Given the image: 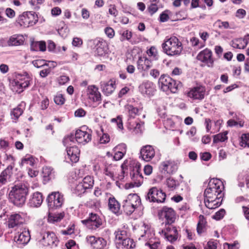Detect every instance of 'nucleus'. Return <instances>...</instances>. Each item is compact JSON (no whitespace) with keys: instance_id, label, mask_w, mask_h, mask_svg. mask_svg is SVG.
I'll return each mask as SVG.
<instances>
[{"instance_id":"obj_52","label":"nucleus","mask_w":249,"mask_h":249,"mask_svg":"<svg viewBox=\"0 0 249 249\" xmlns=\"http://www.w3.org/2000/svg\"><path fill=\"white\" fill-rule=\"evenodd\" d=\"M242 146L249 147V133L243 134L241 137Z\"/></svg>"},{"instance_id":"obj_2","label":"nucleus","mask_w":249,"mask_h":249,"mask_svg":"<svg viewBox=\"0 0 249 249\" xmlns=\"http://www.w3.org/2000/svg\"><path fill=\"white\" fill-rule=\"evenodd\" d=\"M29 188L27 184L19 183L11 188L8 195L10 202L18 207H22L24 205Z\"/></svg>"},{"instance_id":"obj_9","label":"nucleus","mask_w":249,"mask_h":249,"mask_svg":"<svg viewBox=\"0 0 249 249\" xmlns=\"http://www.w3.org/2000/svg\"><path fill=\"white\" fill-rule=\"evenodd\" d=\"M145 198L150 202L162 203L165 200L166 194L161 190L153 187L149 190Z\"/></svg>"},{"instance_id":"obj_22","label":"nucleus","mask_w":249,"mask_h":249,"mask_svg":"<svg viewBox=\"0 0 249 249\" xmlns=\"http://www.w3.org/2000/svg\"><path fill=\"white\" fill-rule=\"evenodd\" d=\"M152 66V62L145 56H140L137 62V67L140 71H146Z\"/></svg>"},{"instance_id":"obj_23","label":"nucleus","mask_w":249,"mask_h":249,"mask_svg":"<svg viewBox=\"0 0 249 249\" xmlns=\"http://www.w3.org/2000/svg\"><path fill=\"white\" fill-rule=\"evenodd\" d=\"M139 90L143 94L152 95L155 91V87L153 83L146 81L142 83L139 86Z\"/></svg>"},{"instance_id":"obj_45","label":"nucleus","mask_w":249,"mask_h":249,"mask_svg":"<svg viewBox=\"0 0 249 249\" xmlns=\"http://www.w3.org/2000/svg\"><path fill=\"white\" fill-rule=\"evenodd\" d=\"M166 184L169 189L174 190L178 186L179 183L178 180H176L172 178H169L166 179Z\"/></svg>"},{"instance_id":"obj_12","label":"nucleus","mask_w":249,"mask_h":249,"mask_svg":"<svg viewBox=\"0 0 249 249\" xmlns=\"http://www.w3.org/2000/svg\"><path fill=\"white\" fill-rule=\"evenodd\" d=\"M161 233L171 243L176 242L179 237L177 228L171 224L167 225L165 229L161 231Z\"/></svg>"},{"instance_id":"obj_44","label":"nucleus","mask_w":249,"mask_h":249,"mask_svg":"<svg viewBox=\"0 0 249 249\" xmlns=\"http://www.w3.org/2000/svg\"><path fill=\"white\" fill-rule=\"evenodd\" d=\"M86 189L92 187L94 184V180L90 176L85 177L81 182Z\"/></svg>"},{"instance_id":"obj_19","label":"nucleus","mask_w":249,"mask_h":249,"mask_svg":"<svg viewBox=\"0 0 249 249\" xmlns=\"http://www.w3.org/2000/svg\"><path fill=\"white\" fill-rule=\"evenodd\" d=\"M160 168L164 173L171 174L177 170L178 165L174 161L167 160L160 163Z\"/></svg>"},{"instance_id":"obj_7","label":"nucleus","mask_w":249,"mask_h":249,"mask_svg":"<svg viewBox=\"0 0 249 249\" xmlns=\"http://www.w3.org/2000/svg\"><path fill=\"white\" fill-rule=\"evenodd\" d=\"M141 165L139 163H134L132 166H131L130 176L132 182L126 184V188H130L134 187L140 186L143 182V177L140 173Z\"/></svg>"},{"instance_id":"obj_21","label":"nucleus","mask_w":249,"mask_h":249,"mask_svg":"<svg viewBox=\"0 0 249 249\" xmlns=\"http://www.w3.org/2000/svg\"><path fill=\"white\" fill-rule=\"evenodd\" d=\"M20 231L16 233L15 240L19 245L27 244L30 240V235L28 230L20 229Z\"/></svg>"},{"instance_id":"obj_13","label":"nucleus","mask_w":249,"mask_h":249,"mask_svg":"<svg viewBox=\"0 0 249 249\" xmlns=\"http://www.w3.org/2000/svg\"><path fill=\"white\" fill-rule=\"evenodd\" d=\"M38 20L37 15L35 12H27L20 17V24L24 27H28L36 24Z\"/></svg>"},{"instance_id":"obj_64","label":"nucleus","mask_w":249,"mask_h":249,"mask_svg":"<svg viewBox=\"0 0 249 249\" xmlns=\"http://www.w3.org/2000/svg\"><path fill=\"white\" fill-rule=\"evenodd\" d=\"M217 245V241L216 240L215 241H209L206 247H205L204 249H216Z\"/></svg>"},{"instance_id":"obj_39","label":"nucleus","mask_w":249,"mask_h":249,"mask_svg":"<svg viewBox=\"0 0 249 249\" xmlns=\"http://www.w3.org/2000/svg\"><path fill=\"white\" fill-rule=\"evenodd\" d=\"M63 213H49L48 215V221L50 223H54L60 221L64 217Z\"/></svg>"},{"instance_id":"obj_10","label":"nucleus","mask_w":249,"mask_h":249,"mask_svg":"<svg viewBox=\"0 0 249 249\" xmlns=\"http://www.w3.org/2000/svg\"><path fill=\"white\" fill-rule=\"evenodd\" d=\"M48 205L50 209H56L62 206L64 201L63 195L59 192H53L47 198Z\"/></svg>"},{"instance_id":"obj_31","label":"nucleus","mask_w":249,"mask_h":249,"mask_svg":"<svg viewBox=\"0 0 249 249\" xmlns=\"http://www.w3.org/2000/svg\"><path fill=\"white\" fill-rule=\"evenodd\" d=\"M25 103L20 104L18 106L14 108L11 112V117L13 119L17 120L22 114L24 108Z\"/></svg>"},{"instance_id":"obj_38","label":"nucleus","mask_w":249,"mask_h":249,"mask_svg":"<svg viewBox=\"0 0 249 249\" xmlns=\"http://www.w3.org/2000/svg\"><path fill=\"white\" fill-rule=\"evenodd\" d=\"M117 244L118 245H122L123 248L126 249H133L135 247V243L133 240L128 237L122 241V242H117Z\"/></svg>"},{"instance_id":"obj_61","label":"nucleus","mask_w":249,"mask_h":249,"mask_svg":"<svg viewBox=\"0 0 249 249\" xmlns=\"http://www.w3.org/2000/svg\"><path fill=\"white\" fill-rule=\"evenodd\" d=\"M224 249H238L239 244L237 242H234L233 244L225 243L224 244Z\"/></svg>"},{"instance_id":"obj_8","label":"nucleus","mask_w":249,"mask_h":249,"mask_svg":"<svg viewBox=\"0 0 249 249\" xmlns=\"http://www.w3.org/2000/svg\"><path fill=\"white\" fill-rule=\"evenodd\" d=\"M40 243L43 246H50L51 248L57 246L58 240L54 232L42 231L39 237Z\"/></svg>"},{"instance_id":"obj_3","label":"nucleus","mask_w":249,"mask_h":249,"mask_svg":"<svg viewBox=\"0 0 249 249\" xmlns=\"http://www.w3.org/2000/svg\"><path fill=\"white\" fill-rule=\"evenodd\" d=\"M161 47L163 53L169 56L179 55L183 50L181 42L175 36L166 37Z\"/></svg>"},{"instance_id":"obj_35","label":"nucleus","mask_w":249,"mask_h":249,"mask_svg":"<svg viewBox=\"0 0 249 249\" xmlns=\"http://www.w3.org/2000/svg\"><path fill=\"white\" fill-rule=\"evenodd\" d=\"M46 49V43L44 41L33 42L31 45V50L33 51H45Z\"/></svg>"},{"instance_id":"obj_32","label":"nucleus","mask_w":249,"mask_h":249,"mask_svg":"<svg viewBox=\"0 0 249 249\" xmlns=\"http://www.w3.org/2000/svg\"><path fill=\"white\" fill-rule=\"evenodd\" d=\"M125 200L130 202L135 209L140 205L141 202L140 197L136 194L128 195Z\"/></svg>"},{"instance_id":"obj_49","label":"nucleus","mask_w":249,"mask_h":249,"mask_svg":"<svg viewBox=\"0 0 249 249\" xmlns=\"http://www.w3.org/2000/svg\"><path fill=\"white\" fill-rule=\"evenodd\" d=\"M181 86V83L179 82H177L173 80V82H170L169 86L167 88V90L169 89L172 92L176 93L178 88Z\"/></svg>"},{"instance_id":"obj_40","label":"nucleus","mask_w":249,"mask_h":249,"mask_svg":"<svg viewBox=\"0 0 249 249\" xmlns=\"http://www.w3.org/2000/svg\"><path fill=\"white\" fill-rule=\"evenodd\" d=\"M231 45L233 48L239 49H244L247 46L242 38H234L231 41Z\"/></svg>"},{"instance_id":"obj_33","label":"nucleus","mask_w":249,"mask_h":249,"mask_svg":"<svg viewBox=\"0 0 249 249\" xmlns=\"http://www.w3.org/2000/svg\"><path fill=\"white\" fill-rule=\"evenodd\" d=\"M35 162V160L33 156L27 154L22 158L19 165L21 167L27 166L28 165L33 166Z\"/></svg>"},{"instance_id":"obj_24","label":"nucleus","mask_w":249,"mask_h":249,"mask_svg":"<svg viewBox=\"0 0 249 249\" xmlns=\"http://www.w3.org/2000/svg\"><path fill=\"white\" fill-rule=\"evenodd\" d=\"M101 89L103 92L107 96L112 94L115 89V81L110 80L108 81L101 83Z\"/></svg>"},{"instance_id":"obj_53","label":"nucleus","mask_w":249,"mask_h":249,"mask_svg":"<svg viewBox=\"0 0 249 249\" xmlns=\"http://www.w3.org/2000/svg\"><path fill=\"white\" fill-rule=\"evenodd\" d=\"M45 0H30V4L33 6V9L37 10L39 9V6L43 4Z\"/></svg>"},{"instance_id":"obj_20","label":"nucleus","mask_w":249,"mask_h":249,"mask_svg":"<svg viewBox=\"0 0 249 249\" xmlns=\"http://www.w3.org/2000/svg\"><path fill=\"white\" fill-rule=\"evenodd\" d=\"M141 157L145 161H150L155 155L154 147L150 145L143 146L141 149Z\"/></svg>"},{"instance_id":"obj_56","label":"nucleus","mask_w":249,"mask_h":249,"mask_svg":"<svg viewBox=\"0 0 249 249\" xmlns=\"http://www.w3.org/2000/svg\"><path fill=\"white\" fill-rule=\"evenodd\" d=\"M215 24L220 29H227L230 28L229 23L228 21H222L221 20L218 19L215 22Z\"/></svg>"},{"instance_id":"obj_4","label":"nucleus","mask_w":249,"mask_h":249,"mask_svg":"<svg viewBox=\"0 0 249 249\" xmlns=\"http://www.w3.org/2000/svg\"><path fill=\"white\" fill-rule=\"evenodd\" d=\"M139 227L141 237H144L145 240H149V241L145 243V245L148 246L150 249H161L160 244L159 241H152L154 233L151 225L148 223L142 222Z\"/></svg>"},{"instance_id":"obj_6","label":"nucleus","mask_w":249,"mask_h":249,"mask_svg":"<svg viewBox=\"0 0 249 249\" xmlns=\"http://www.w3.org/2000/svg\"><path fill=\"white\" fill-rule=\"evenodd\" d=\"M81 223L89 230L96 231L103 228L105 222L98 214L90 213L87 219L81 220Z\"/></svg>"},{"instance_id":"obj_57","label":"nucleus","mask_w":249,"mask_h":249,"mask_svg":"<svg viewBox=\"0 0 249 249\" xmlns=\"http://www.w3.org/2000/svg\"><path fill=\"white\" fill-rule=\"evenodd\" d=\"M147 53L149 56H153L155 59L158 58L157 49L155 47H151L147 51Z\"/></svg>"},{"instance_id":"obj_47","label":"nucleus","mask_w":249,"mask_h":249,"mask_svg":"<svg viewBox=\"0 0 249 249\" xmlns=\"http://www.w3.org/2000/svg\"><path fill=\"white\" fill-rule=\"evenodd\" d=\"M132 205L126 200H124V204L123 207L124 211L126 212L127 214H131L136 209L134 207L132 206Z\"/></svg>"},{"instance_id":"obj_41","label":"nucleus","mask_w":249,"mask_h":249,"mask_svg":"<svg viewBox=\"0 0 249 249\" xmlns=\"http://www.w3.org/2000/svg\"><path fill=\"white\" fill-rule=\"evenodd\" d=\"M115 235L116 243L117 242H122V241H124V240H125L128 237L127 232L125 230L118 229L115 232Z\"/></svg>"},{"instance_id":"obj_54","label":"nucleus","mask_w":249,"mask_h":249,"mask_svg":"<svg viewBox=\"0 0 249 249\" xmlns=\"http://www.w3.org/2000/svg\"><path fill=\"white\" fill-rule=\"evenodd\" d=\"M121 36L120 38L121 41L123 42L125 40H129L132 37V33L128 30H125L121 34Z\"/></svg>"},{"instance_id":"obj_58","label":"nucleus","mask_w":249,"mask_h":249,"mask_svg":"<svg viewBox=\"0 0 249 249\" xmlns=\"http://www.w3.org/2000/svg\"><path fill=\"white\" fill-rule=\"evenodd\" d=\"M190 42L193 46L196 47L199 46V48H201L204 46V43H199V39L196 37H193L190 39Z\"/></svg>"},{"instance_id":"obj_63","label":"nucleus","mask_w":249,"mask_h":249,"mask_svg":"<svg viewBox=\"0 0 249 249\" xmlns=\"http://www.w3.org/2000/svg\"><path fill=\"white\" fill-rule=\"evenodd\" d=\"M158 10V7L155 3H151L147 8V11L151 16L155 14Z\"/></svg>"},{"instance_id":"obj_43","label":"nucleus","mask_w":249,"mask_h":249,"mask_svg":"<svg viewBox=\"0 0 249 249\" xmlns=\"http://www.w3.org/2000/svg\"><path fill=\"white\" fill-rule=\"evenodd\" d=\"M227 131L219 133L213 136V142H223L228 139Z\"/></svg>"},{"instance_id":"obj_16","label":"nucleus","mask_w":249,"mask_h":249,"mask_svg":"<svg viewBox=\"0 0 249 249\" xmlns=\"http://www.w3.org/2000/svg\"><path fill=\"white\" fill-rule=\"evenodd\" d=\"M24 222L25 219L22 213H14L11 215L8 218V227L10 228H18L23 224Z\"/></svg>"},{"instance_id":"obj_34","label":"nucleus","mask_w":249,"mask_h":249,"mask_svg":"<svg viewBox=\"0 0 249 249\" xmlns=\"http://www.w3.org/2000/svg\"><path fill=\"white\" fill-rule=\"evenodd\" d=\"M125 111L128 113V115L131 118H135L136 116L139 114V112L141 111V108L134 107L131 105H127L125 106Z\"/></svg>"},{"instance_id":"obj_51","label":"nucleus","mask_w":249,"mask_h":249,"mask_svg":"<svg viewBox=\"0 0 249 249\" xmlns=\"http://www.w3.org/2000/svg\"><path fill=\"white\" fill-rule=\"evenodd\" d=\"M111 122L112 123H114L117 126L118 129L120 130H123V124L122 117L120 116H118L115 118H112L111 120Z\"/></svg>"},{"instance_id":"obj_17","label":"nucleus","mask_w":249,"mask_h":249,"mask_svg":"<svg viewBox=\"0 0 249 249\" xmlns=\"http://www.w3.org/2000/svg\"><path fill=\"white\" fill-rule=\"evenodd\" d=\"M197 59L205 63L209 67H212L213 64V59L212 57V52L206 48L200 52L196 57Z\"/></svg>"},{"instance_id":"obj_59","label":"nucleus","mask_w":249,"mask_h":249,"mask_svg":"<svg viewBox=\"0 0 249 249\" xmlns=\"http://www.w3.org/2000/svg\"><path fill=\"white\" fill-rule=\"evenodd\" d=\"M13 168L14 165L10 164L1 173L3 174V175H4L6 177L9 179L12 174Z\"/></svg>"},{"instance_id":"obj_62","label":"nucleus","mask_w":249,"mask_h":249,"mask_svg":"<svg viewBox=\"0 0 249 249\" xmlns=\"http://www.w3.org/2000/svg\"><path fill=\"white\" fill-rule=\"evenodd\" d=\"M225 214V211L221 209L217 212L213 216V218L215 220H220L222 218Z\"/></svg>"},{"instance_id":"obj_29","label":"nucleus","mask_w":249,"mask_h":249,"mask_svg":"<svg viewBox=\"0 0 249 249\" xmlns=\"http://www.w3.org/2000/svg\"><path fill=\"white\" fill-rule=\"evenodd\" d=\"M43 202L42 194L39 192L34 193L30 199V206L33 207H38L41 205Z\"/></svg>"},{"instance_id":"obj_25","label":"nucleus","mask_w":249,"mask_h":249,"mask_svg":"<svg viewBox=\"0 0 249 249\" xmlns=\"http://www.w3.org/2000/svg\"><path fill=\"white\" fill-rule=\"evenodd\" d=\"M95 53L98 56H104L107 53L108 45L106 41L103 40H98L96 43Z\"/></svg>"},{"instance_id":"obj_14","label":"nucleus","mask_w":249,"mask_h":249,"mask_svg":"<svg viewBox=\"0 0 249 249\" xmlns=\"http://www.w3.org/2000/svg\"><path fill=\"white\" fill-rule=\"evenodd\" d=\"M161 218L165 219L166 225H170L174 223L176 219V213L171 208L164 207L160 213Z\"/></svg>"},{"instance_id":"obj_46","label":"nucleus","mask_w":249,"mask_h":249,"mask_svg":"<svg viewBox=\"0 0 249 249\" xmlns=\"http://www.w3.org/2000/svg\"><path fill=\"white\" fill-rule=\"evenodd\" d=\"M107 246V241L101 237H98L95 242L93 248L95 249H104Z\"/></svg>"},{"instance_id":"obj_15","label":"nucleus","mask_w":249,"mask_h":249,"mask_svg":"<svg viewBox=\"0 0 249 249\" xmlns=\"http://www.w3.org/2000/svg\"><path fill=\"white\" fill-rule=\"evenodd\" d=\"M205 94V88L202 86H196L190 89L187 92L189 97L194 100H202Z\"/></svg>"},{"instance_id":"obj_50","label":"nucleus","mask_w":249,"mask_h":249,"mask_svg":"<svg viewBox=\"0 0 249 249\" xmlns=\"http://www.w3.org/2000/svg\"><path fill=\"white\" fill-rule=\"evenodd\" d=\"M86 190V189L85 188L82 183L80 182L75 186L73 192L77 195H80L84 193Z\"/></svg>"},{"instance_id":"obj_11","label":"nucleus","mask_w":249,"mask_h":249,"mask_svg":"<svg viewBox=\"0 0 249 249\" xmlns=\"http://www.w3.org/2000/svg\"><path fill=\"white\" fill-rule=\"evenodd\" d=\"M89 99L92 102L90 106L93 108L96 107L101 103V95L98 89L94 85L89 86L87 89Z\"/></svg>"},{"instance_id":"obj_60","label":"nucleus","mask_w":249,"mask_h":249,"mask_svg":"<svg viewBox=\"0 0 249 249\" xmlns=\"http://www.w3.org/2000/svg\"><path fill=\"white\" fill-rule=\"evenodd\" d=\"M33 65L36 68H41L46 65V63L44 60L38 59L32 61Z\"/></svg>"},{"instance_id":"obj_55","label":"nucleus","mask_w":249,"mask_h":249,"mask_svg":"<svg viewBox=\"0 0 249 249\" xmlns=\"http://www.w3.org/2000/svg\"><path fill=\"white\" fill-rule=\"evenodd\" d=\"M74 229L75 225L74 224H71L66 230L61 231V233L63 235H71L74 233Z\"/></svg>"},{"instance_id":"obj_28","label":"nucleus","mask_w":249,"mask_h":249,"mask_svg":"<svg viewBox=\"0 0 249 249\" xmlns=\"http://www.w3.org/2000/svg\"><path fill=\"white\" fill-rule=\"evenodd\" d=\"M24 37L21 35H14L7 41V45L9 46H16L22 45L24 42Z\"/></svg>"},{"instance_id":"obj_30","label":"nucleus","mask_w":249,"mask_h":249,"mask_svg":"<svg viewBox=\"0 0 249 249\" xmlns=\"http://www.w3.org/2000/svg\"><path fill=\"white\" fill-rule=\"evenodd\" d=\"M108 208L110 211L115 214L120 213V204L114 197H110L108 202Z\"/></svg>"},{"instance_id":"obj_42","label":"nucleus","mask_w":249,"mask_h":249,"mask_svg":"<svg viewBox=\"0 0 249 249\" xmlns=\"http://www.w3.org/2000/svg\"><path fill=\"white\" fill-rule=\"evenodd\" d=\"M75 140L73 134H71L65 137L63 140V144L67 147V148H69V146H73L72 145L75 143Z\"/></svg>"},{"instance_id":"obj_18","label":"nucleus","mask_w":249,"mask_h":249,"mask_svg":"<svg viewBox=\"0 0 249 249\" xmlns=\"http://www.w3.org/2000/svg\"><path fill=\"white\" fill-rule=\"evenodd\" d=\"M74 139L78 143L86 144L91 140V135L85 131L78 129L74 134Z\"/></svg>"},{"instance_id":"obj_37","label":"nucleus","mask_w":249,"mask_h":249,"mask_svg":"<svg viewBox=\"0 0 249 249\" xmlns=\"http://www.w3.org/2000/svg\"><path fill=\"white\" fill-rule=\"evenodd\" d=\"M42 173L43 177L47 180H50L54 178L55 172L53 168L51 167H45L43 168Z\"/></svg>"},{"instance_id":"obj_48","label":"nucleus","mask_w":249,"mask_h":249,"mask_svg":"<svg viewBox=\"0 0 249 249\" xmlns=\"http://www.w3.org/2000/svg\"><path fill=\"white\" fill-rule=\"evenodd\" d=\"M206 223V221L204 218L203 216L200 215L199 216V221L197 223V232L198 234H201L204 232V229L205 228V225Z\"/></svg>"},{"instance_id":"obj_5","label":"nucleus","mask_w":249,"mask_h":249,"mask_svg":"<svg viewBox=\"0 0 249 249\" xmlns=\"http://www.w3.org/2000/svg\"><path fill=\"white\" fill-rule=\"evenodd\" d=\"M31 80V78L27 74H18L10 82L11 89L13 92L20 93L29 86Z\"/></svg>"},{"instance_id":"obj_27","label":"nucleus","mask_w":249,"mask_h":249,"mask_svg":"<svg viewBox=\"0 0 249 249\" xmlns=\"http://www.w3.org/2000/svg\"><path fill=\"white\" fill-rule=\"evenodd\" d=\"M117 168V167L114 164H105L103 174L112 181H115V175L116 174Z\"/></svg>"},{"instance_id":"obj_26","label":"nucleus","mask_w":249,"mask_h":249,"mask_svg":"<svg viewBox=\"0 0 249 249\" xmlns=\"http://www.w3.org/2000/svg\"><path fill=\"white\" fill-rule=\"evenodd\" d=\"M67 153L68 158L72 162H77L79 159L80 151L77 147L71 146L67 148Z\"/></svg>"},{"instance_id":"obj_36","label":"nucleus","mask_w":249,"mask_h":249,"mask_svg":"<svg viewBox=\"0 0 249 249\" xmlns=\"http://www.w3.org/2000/svg\"><path fill=\"white\" fill-rule=\"evenodd\" d=\"M171 82H173V79L170 77L164 75H161L159 80V83L164 90H167V88Z\"/></svg>"},{"instance_id":"obj_1","label":"nucleus","mask_w":249,"mask_h":249,"mask_svg":"<svg viewBox=\"0 0 249 249\" xmlns=\"http://www.w3.org/2000/svg\"><path fill=\"white\" fill-rule=\"evenodd\" d=\"M223 189L224 186L220 180L217 178L210 180L204 193V203L208 208L213 209L221 205Z\"/></svg>"}]
</instances>
